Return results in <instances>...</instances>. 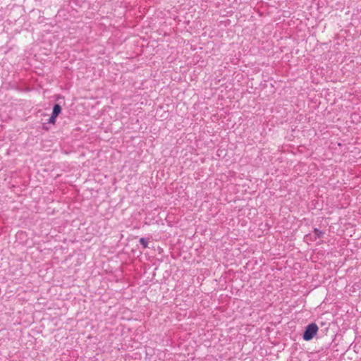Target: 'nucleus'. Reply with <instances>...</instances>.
Returning a JSON list of instances; mask_svg holds the SVG:
<instances>
[{
  "instance_id": "obj_1",
  "label": "nucleus",
  "mask_w": 361,
  "mask_h": 361,
  "mask_svg": "<svg viewBox=\"0 0 361 361\" xmlns=\"http://www.w3.org/2000/svg\"><path fill=\"white\" fill-rule=\"evenodd\" d=\"M319 328L314 323H312L305 329L302 338L305 341H310L317 334Z\"/></svg>"
},
{
  "instance_id": "obj_2",
  "label": "nucleus",
  "mask_w": 361,
  "mask_h": 361,
  "mask_svg": "<svg viewBox=\"0 0 361 361\" xmlns=\"http://www.w3.org/2000/svg\"><path fill=\"white\" fill-rule=\"evenodd\" d=\"M61 108L59 104H55L54 106L52 114L51 117L49 119V123L51 124H54L56 122V118L58 116V115L61 113Z\"/></svg>"
},
{
  "instance_id": "obj_3",
  "label": "nucleus",
  "mask_w": 361,
  "mask_h": 361,
  "mask_svg": "<svg viewBox=\"0 0 361 361\" xmlns=\"http://www.w3.org/2000/svg\"><path fill=\"white\" fill-rule=\"evenodd\" d=\"M140 243L142 245V246L144 247H147L148 242H147V240L145 238H141L140 239Z\"/></svg>"
},
{
  "instance_id": "obj_4",
  "label": "nucleus",
  "mask_w": 361,
  "mask_h": 361,
  "mask_svg": "<svg viewBox=\"0 0 361 361\" xmlns=\"http://www.w3.org/2000/svg\"><path fill=\"white\" fill-rule=\"evenodd\" d=\"M314 233V235L317 237H320V235H322V232L319 231L318 229H315Z\"/></svg>"
}]
</instances>
